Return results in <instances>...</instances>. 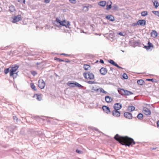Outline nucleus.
<instances>
[{
  "label": "nucleus",
  "mask_w": 159,
  "mask_h": 159,
  "mask_svg": "<svg viewBox=\"0 0 159 159\" xmlns=\"http://www.w3.org/2000/svg\"><path fill=\"white\" fill-rule=\"evenodd\" d=\"M105 100L106 101L107 103H110L113 100V99L108 96H106L105 97Z\"/></svg>",
  "instance_id": "a211bd4d"
},
{
  "label": "nucleus",
  "mask_w": 159,
  "mask_h": 159,
  "mask_svg": "<svg viewBox=\"0 0 159 159\" xmlns=\"http://www.w3.org/2000/svg\"><path fill=\"white\" fill-rule=\"evenodd\" d=\"M116 66L120 69H123V68L122 67L119 66L117 64L116 65Z\"/></svg>",
  "instance_id": "3c124183"
},
{
  "label": "nucleus",
  "mask_w": 159,
  "mask_h": 159,
  "mask_svg": "<svg viewBox=\"0 0 159 159\" xmlns=\"http://www.w3.org/2000/svg\"><path fill=\"white\" fill-rule=\"evenodd\" d=\"M45 83L42 79H40L38 81V86L41 89H43L45 86Z\"/></svg>",
  "instance_id": "0eeeda50"
},
{
  "label": "nucleus",
  "mask_w": 159,
  "mask_h": 159,
  "mask_svg": "<svg viewBox=\"0 0 159 159\" xmlns=\"http://www.w3.org/2000/svg\"><path fill=\"white\" fill-rule=\"evenodd\" d=\"M114 138L116 140L119 142L123 145L129 147L130 145H132L135 144V142L132 138L127 136L123 137L117 134L115 136Z\"/></svg>",
  "instance_id": "f257e3e1"
},
{
  "label": "nucleus",
  "mask_w": 159,
  "mask_h": 159,
  "mask_svg": "<svg viewBox=\"0 0 159 159\" xmlns=\"http://www.w3.org/2000/svg\"><path fill=\"white\" fill-rule=\"evenodd\" d=\"M118 91L120 94L122 95L129 96L133 94L132 92L123 89H119Z\"/></svg>",
  "instance_id": "7ed1b4c3"
},
{
  "label": "nucleus",
  "mask_w": 159,
  "mask_h": 159,
  "mask_svg": "<svg viewBox=\"0 0 159 159\" xmlns=\"http://www.w3.org/2000/svg\"><path fill=\"white\" fill-rule=\"evenodd\" d=\"M124 115L125 118L129 119H132L133 117L132 114L129 112H125Z\"/></svg>",
  "instance_id": "9b49d317"
},
{
  "label": "nucleus",
  "mask_w": 159,
  "mask_h": 159,
  "mask_svg": "<svg viewBox=\"0 0 159 159\" xmlns=\"http://www.w3.org/2000/svg\"><path fill=\"white\" fill-rule=\"evenodd\" d=\"M106 18L111 21H113L115 20V18L113 16L111 15H108L107 16H106Z\"/></svg>",
  "instance_id": "f3484780"
},
{
  "label": "nucleus",
  "mask_w": 159,
  "mask_h": 159,
  "mask_svg": "<svg viewBox=\"0 0 159 159\" xmlns=\"http://www.w3.org/2000/svg\"><path fill=\"white\" fill-rule=\"evenodd\" d=\"M76 152L79 154H82L83 153V152L82 151L79 150L78 149H77L76 150Z\"/></svg>",
  "instance_id": "37998d69"
},
{
  "label": "nucleus",
  "mask_w": 159,
  "mask_h": 159,
  "mask_svg": "<svg viewBox=\"0 0 159 159\" xmlns=\"http://www.w3.org/2000/svg\"><path fill=\"white\" fill-rule=\"evenodd\" d=\"M102 108L104 112L107 114H108L110 112V108L106 106H103Z\"/></svg>",
  "instance_id": "2eb2a0df"
},
{
  "label": "nucleus",
  "mask_w": 159,
  "mask_h": 159,
  "mask_svg": "<svg viewBox=\"0 0 159 159\" xmlns=\"http://www.w3.org/2000/svg\"><path fill=\"white\" fill-rule=\"evenodd\" d=\"M18 2H20L21 3H22V0H17Z\"/></svg>",
  "instance_id": "bf43d9fd"
},
{
  "label": "nucleus",
  "mask_w": 159,
  "mask_h": 159,
  "mask_svg": "<svg viewBox=\"0 0 159 159\" xmlns=\"http://www.w3.org/2000/svg\"><path fill=\"white\" fill-rule=\"evenodd\" d=\"M87 7H88V8H89H89H92V7H92V5H90V4H89V5H88V6Z\"/></svg>",
  "instance_id": "4d7b16f0"
},
{
  "label": "nucleus",
  "mask_w": 159,
  "mask_h": 159,
  "mask_svg": "<svg viewBox=\"0 0 159 159\" xmlns=\"http://www.w3.org/2000/svg\"><path fill=\"white\" fill-rule=\"evenodd\" d=\"M36 96H37L36 99L39 101H41L42 98L41 96L37 94H36Z\"/></svg>",
  "instance_id": "ea45409f"
},
{
  "label": "nucleus",
  "mask_w": 159,
  "mask_h": 159,
  "mask_svg": "<svg viewBox=\"0 0 159 159\" xmlns=\"http://www.w3.org/2000/svg\"><path fill=\"white\" fill-rule=\"evenodd\" d=\"M99 62L100 63L102 64H103L104 63V61L102 59H100Z\"/></svg>",
  "instance_id": "864d4df0"
},
{
  "label": "nucleus",
  "mask_w": 159,
  "mask_h": 159,
  "mask_svg": "<svg viewBox=\"0 0 159 159\" xmlns=\"http://www.w3.org/2000/svg\"><path fill=\"white\" fill-rule=\"evenodd\" d=\"M152 2L156 8H157L159 6V3L157 0H152Z\"/></svg>",
  "instance_id": "aec40b11"
},
{
  "label": "nucleus",
  "mask_w": 159,
  "mask_h": 159,
  "mask_svg": "<svg viewBox=\"0 0 159 159\" xmlns=\"http://www.w3.org/2000/svg\"><path fill=\"white\" fill-rule=\"evenodd\" d=\"M30 86L32 89H33L34 91H36L37 89L36 88L35 86L33 83H31L30 84Z\"/></svg>",
  "instance_id": "c85d7f7f"
},
{
  "label": "nucleus",
  "mask_w": 159,
  "mask_h": 159,
  "mask_svg": "<svg viewBox=\"0 0 159 159\" xmlns=\"http://www.w3.org/2000/svg\"><path fill=\"white\" fill-rule=\"evenodd\" d=\"M83 9L85 11H87L89 10L88 7L87 6H84L83 7Z\"/></svg>",
  "instance_id": "a19ab883"
},
{
  "label": "nucleus",
  "mask_w": 159,
  "mask_h": 159,
  "mask_svg": "<svg viewBox=\"0 0 159 159\" xmlns=\"http://www.w3.org/2000/svg\"><path fill=\"white\" fill-rule=\"evenodd\" d=\"M121 51H122V52H124V51H123V50H121Z\"/></svg>",
  "instance_id": "338daca9"
},
{
  "label": "nucleus",
  "mask_w": 159,
  "mask_h": 159,
  "mask_svg": "<svg viewBox=\"0 0 159 159\" xmlns=\"http://www.w3.org/2000/svg\"><path fill=\"white\" fill-rule=\"evenodd\" d=\"M11 67L5 69L4 70V72L5 74H7L9 72H10V68Z\"/></svg>",
  "instance_id": "473e14b6"
},
{
  "label": "nucleus",
  "mask_w": 159,
  "mask_h": 159,
  "mask_svg": "<svg viewBox=\"0 0 159 159\" xmlns=\"http://www.w3.org/2000/svg\"><path fill=\"white\" fill-rule=\"evenodd\" d=\"M118 34H119L121 36H124L125 35V34H123V33L122 32H120Z\"/></svg>",
  "instance_id": "603ef678"
},
{
  "label": "nucleus",
  "mask_w": 159,
  "mask_h": 159,
  "mask_svg": "<svg viewBox=\"0 0 159 159\" xmlns=\"http://www.w3.org/2000/svg\"><path fill=\"white\" fill-rule=\"evenodd\" d=\"M61 55H67V56H68V55H69L66 54H65V53H61Z\"/></svg>",
  "instance_id": "680f3d73"
},
{
  "label": "nucleus",
  "mask_w": 159,
  "mask_h": 159,
  "mask_svg": "<svg viewBox=\"0 0 159 159\" xmlns=\"http://www.w3.org/2000/svg\"><path fill=\"white\" fill-rule=\"evenodd\" d=\"M18 72L15 73L14 72V78H16Z\"/></svg>",
  "instance_id": "8fccbe9b"
},
{
  "label": "nucleus",
  "mask_w": 159,
  "mask_h": 159,
  "mask_svg": "<svg viewBox=\"0 0 159 159\" xmlns=\"http://www.w3.org/2000/svg\"><path fill=\"white\" fill-rule=\"evenodd\" d=\"M9 11L11 12H13L15 11V7L14 6L11 5L9 7Z\"/></svg>",
  "instance_id": "393cba45"
},
{
  "label": "nucleus",
  "mask_w": 159,
  "mask_h": 159,
  "mask_svg": "<svg viewBox=\"0 0 159 159\" xmlns=\"http://www.w3.org/2000/svg\"><path fill=\"white\" fill-rule=\"evenodd\" d=\"M112 114L113 116L115 117H119L120 116V112L118 110H113Z\"/></svg>",
  "instance_id": "f8f14e48"
},
{
  "label": "nucleus",
  "mask_w": 159,
  "mask_h": 159,
  "mask_svg": "<svg viewBox=\"0 0 159 159\" xmlns=\"http://www.w3.org/2000/svg\"><path fill=\"white\" fill-rule=\"evenodd\" d=\"M143 117V115L142 113H139L137 116V117L139 120H141Z\"/></svg>",
  "instance_id": "bb28decb"
},
{
  "label": "nucleus",
  "mask_w": 159,
  "mask_h": 159,
  "mask_svg": "<svg viewBox=\"0 0 159 159\" xmlns=\"http://www.w3.org/2000/svg\"><path fill=\"white\" fill-rule=\"evenodd\" d=\"M50 0H44V2L45 3H48L50 2Z\"/></svg>",
  "instance_id": "de8ad7c7"
},
{
  "label": "nucleus",
  "mask_w": 159,
  "mask_h": 159,
  "mask_svg": "<svg viewBox=\"0 0 159 159\" xmlns=\"http://www.w3.org/2000/svg\"><path fill=\"white\" fill-rule=\"evenodd\" d=\"M31 74L34 76L37 74V73L35 71H33L32 72Z\"/></svg>",
  "instance_id": "49530a36"
},
{
  "label": "nucleus",
  "mask_w": 159,
  "mask_h": 159,
  "mask_svg": "<svg viewBox=\"0 0 159 159\" xmlns=\"http://www.w3.org/2000/svg\"><path fill=\"white\" fill-rule=\"evenodd\" d=\"M148 12L147 11H143L141 13V15L142 16H145L148 15Z\"/></svg>",
  "instance_id": "2f4dec72"
},
{
  "label": "nucleus",
  "mask_w": 159,
  "mask_h": 159,
  "mask_svg": "<svg viewBox=\"0 0 159 159\" xmlns=\"http://www.w3.org/2000/svg\"><path fill=\"white\" fill-rule=\"evenodd\" d=\"M10 67V75L11 77L12 76L14 79V72L18 69L19 66L16 65H13Z\"/></svg>",
  "instance_id": "20e7f679"
},
{
  "label": "nucleus",
  "mask_w": 159,
  "mask_h": 159,
  "mask_svg": "<svg viewBox=\"0 0 159 159\" xmlns=\"http://www.w3.org/2000/svg\"><path fill=\"white\" fill-rule=\"evenodd\" d=\"M122 107V105L120 103H116L113 106L114 110H119Z\"/></svg>",
  "instance_id": "1a4fd4ad"
},
{
  "label": "nucleus",
  "mask_w": 159,
  "mask_h": 159,
  "mask_svg": "<svg viewBox=\"0 0 159 159\" xmlns=\"http://www.w3.org/2000/svg\"><path fill=\"white\" fill-rule=\"evenodd\" d=\"M137 83L138 84L142 85L144 83V82L143 80L141 79L138 80L137 81Z\"/></svg>",
  "instance_id": "5701e85b"
},
{
  "label": "nucleus",
  "mask_w": 159,
  "mask_h": 159,
  "mask_svg": "<svg viewBox=\"0 0 159 159\" xmlns=\"http://www.w3.org/2000/svg\"><path fill=\"white\" fill-rule=\"evenodd\" d=\"M100 72L101 75H105L107 72V70L104 67H102L100 70Z\"/></svg>",
  "instance_id": "dca6fc26"
},
{
  "label": "nucleus",
  "mask_w": 159,
  "mask_h": 159,
  "mask_svg": "<svg viewBox=\"0 0 159 159\" xmlns=\"http://www.w3.org/2000/svg\"><path fill=\"white\" fill-rule=\"evenodd\" d=\"M110 70L111 71V72H113V68H112V67H110Z\"/></svg>",
  "instance_id": "13d9d810"
},
{
  "label": "nucleus",
  "mask_w": 159,
  "mask_h": 159,
  "mask_svg": "<svg viewBox=\"0 0 159 159\" xmlns=\"http://www.w3.org/2000/svg\"><path fill=\"white\" fill-rule=\"evenodd\" d=\"M16 127L14 126H11L9 127V129L11 131H13L15 129Z\"/></svg>",
  "instance_id": "7c9ffc66"
},
{
  "label": "nucleus",
  "mask_w": 159,
  "mask_h": 159,
  "mask_svg": "<svg viewBox=\"0 0 159 159\" xmlns=\"http://www.w3.org/2000/svg\"><path fill=\"white\" fill-rule=\"evenodd\" d=\"M143 110L144 112V113L146 115H150L151 114V111L147 107H144Z\"/></svg>",
  "instance_id": "4468645a"
},
{
  "label": "nucleus",
  "mask_w": 159,
  "mask_h": 159,
  "mask_svg": "<svg viewBox=\"0 0 159 159\" xmlns=\"http://www.w3.org/2000/svg\"><path fill=\"white\" fill-rule=\"evenodd\" d=\"M92 89L95 91L97 92L99 90V89L98 88V86H97L95 85L92 87Z\"/></svg>",
  "instance_id": "b1692460"
},
{
  "label": "nucleus",
  "mask_w": 159,
  "mask_h": 159,
  "mask_svg": "<svg viewBox=\"0 0 159 159\" xmlns=\"http://www.w3.org/2000/svg\"><path fill=\"white\" fill-rule=\"evenodd\" d=\"M137 23L138 22H137L136 23H134L132 24V26H134L137 25H138V24H137Z\"/></svg>",
  "instance_id": "09e8293b"
},
{
  "label": "nucleus",
  "mask_w": 159,
  "mask_h": 159,
  "mask_svg": "<svg viewBox=\"0 0 159 159\" xmlns=\"http://www.w3.org/2000/svg\"><path fill=\"white\" fill-rule=\"evenodd\" d=\"M146 80L148 81H151L153 82L156 83L157 82V80L156 79H146Z\"/></svg>",
  "instance_id": "72a5a7b5"
},
{
  "label": "nucleus",
  "mask_w": 159,
  "mask_h": 159,
  "mask_svg": "<svg viewBox=\"0 0 159 159\" xmlns=\"http://www.w3.org/2000/svg\"><path fill=\"white\" fill-rule=\"evenodd\" d=\"M67 89L66 91H65V93H66V92H67Z\"/></svg>",
  "instance_id": "69168bd1"
},
{
  "label": "nucleus",
  "mask_w": 159,
  "mask_h": 159,
  "mask_svg": "<svg viewBox=\"0 0 159 159\" xmlns=\"http://www.w3.org/2000/svg\"><path fill=\"white\" fill-rule=\"evenodd\" d=\"M108 62L114 66H116L117 64L113 60L111 59H109L108 60Z\"/></svg>",
  "instance_id": "4be33fe9"
},
{
  "label": "nucleus",
  "mask_w": 159,
  "mask_h": 159,
  "mask_svg": "<svg viewBox=\"0 0 159 159\" xmlns=\"http://www.w3.org/2000/svg\"><path fill=\"white\" fill-rule=\"evenodd\" d=\"M84 68L85 70H87L89 69V68L90 67V66L87 64H84Z\"/></svg>",
  "instance_id": "cd10ccee"
},
{
  "label": "nucleus",
  "mask_w": 159,
  "mask_h": 159,
  "mask_svg": "<svg viewBox=\"0 0 159 159\" xmlns=\"http://www.w3.org/2000/svg\"><path fill=\"white\" fill-rule=\"evenodd\" d=\"M157 127H159V120L157 122Z\"/></svg>",
  "instance_id": "6e6d98bb"
},
{
  "label": "nucleus",
  "mask_w": 159,
  "mask_h": 159,
  "mask_svg": "<svg viewBox=\"0 0 159 159\" xmlns=\"http://www.w3.org/2000/svg\"><path fill=\"white\" fill-rule=\"evenodd\" d=\"M83 76L86 79L93 80L94 79V74L89 71L84 72L83 73Z\"/></svg>",
  "instance_id": "39448f33"
},
{
  "label": "nucleus",
  "mask_w": 159,
  "mask_h": 159,
  "mask_svg": "<svg viewBox=\"0 0 159 159\" xmlns=\"http://www.w3.org/2000/svg\"><path fill=\"white\" fill-rule=\"evenodd\" d=\"M76 0H70V3L73 4H75L76 3Z\"/></svg>",
  "instance_id": "a18cd8bd"
},
{
  "label": "nucleus",
  "mask_w": 159,
  "mask_h": 159,
  "mask_svg": "<svg viewBox=\"0 0 159 159\" xmlns=\"http://www.w3.org/2000/svg\"><path fill=\"white\" fill-rule=\"evenodd\" d=\"M66 23V21L65 20L61 21L57 18H56L55 21L54 22L55 24H56V25H57V24H59V26L61 27L64 26L66 28H67V27L69 28V24H70V22H68L67 25L64 23Z\"/></svg>",
  "instance_id": "f03ea898"
},
{
  "label": "nucleus",
  "mask_w": 159,
  "mask_h": 159,
  "mask_svg": "<svg viewBox=\"0 0 159 159\" xmlns=\"http://www.w3.org/2000/svg\"><path fill=\"white\" fill-rule=\"evenodd\" d=\"M25 0H22V3H23L24 4L25 3Z\"/></svg>",
  "instance_id": "052dcab7"
},
{
  "label": "nucleus",
  "mask_w": 159,
  "mask_h": 159,
  "mask_svg": "<svg viewBox=\"0 0 159 159\" xmlns=\"http://www.w3.org/2000/svg\"><path fill=\"white\" fill-rule=\"evenodd\" d=\"M152 12L155 15L159 17V11H153Z\"/></svg>",
  "instance_id": "e433bc0d"
},
{
  "label": "nucleus",
  "mask_w": 159,
  "mask_h": 159,
  "mask_svg": "<svg viewBox=\"0 0 159 159\" xmlns=\"http://www.w3.org/2000/svg\"><path fill=\"white\" fill-rule=\"evenodd\" d=\"M87 83L89 84H93L96 83V82L95 81H88Z\"/></svg>",
  "instance_id": "79ce46f5"
},
{
  "label": "nucleus",
  "mask_w": 159,
  "mask_h": 159,
  "mask_svg": "<svg viewBox=\"0 0 159 159\" xmlns=\"http://www.w3.org/2000/svg\"><path fill=\"white\" fill-rule=\"evenodd\" d=\"M13 118L14 122H17L18 120V118H17V117L16 116H14L13 117Z\"/></svg>",
  "instance_id": "c03bdc74"
},
{
  "label": "nucleus",
  "mask_w": 159,
  "mask_h": 159,
  "mask_svg": "<svg viewBox=\"0 0 159 159\" xmlns=\"http://www.w3.org/2000/svg\"><path fill=\"white\" fill-rule=\"evenodd\" d=\"M39 64L38 63H37V64L38 65Z\"/></svg>",
  "instance_id": "774afa93"
},
{
  "label": "nucleus",
  "mask_w": 159,
  "mask_h": 159,
  "mask_svg": "<svg viewBox=\"0 0 159 159\" xmlns=\"http://www.w3.org/2000/svg\"><path fill=\"white\" fill-rule=\"evenodd\" d=\"M157 31L155 30H152L151 33V36L153 38H156L157 36Z\"/></svg>",
  "instance_id": "6ab92c4d"
},
{
  "label": "nucleus",
  "mask_w": 159,
  "mask_h": 159,
  "mask_svg": "<svg viewBox=\"0 0 159 159\" xmlns=\"http://www.w3.org/2000/svg\"><path fill=\"white\" fill-rule=\"evenodd\" d=\"M138 25L141 26H144L146 25V21L145 20H139L138 21Z\"/></svg>",
  "instance_id": "ddd939ff"
},
{
  "label": "nucleus",
  "mask_w": 159,
  "mask_h": 159,
  "mask_svg": "<svg viewBox=\"0 0 159 159\" xmlns=\"http://www.w3.org/2000/svg\"><path fill=\"white\" fill-rule=\"evenodd\" d=\"M55 60H56L57 61H58L59 62H61V61H63L64 62L65 61V60L61 59L60 58H57V57H55Z\"/></svg>",
  "instance_id": "58836bf2"
},
{
  "label": "nucleus",
  "mask_w": 159,
  "mask_h": 159,
  "mask_svg": "<svg viewBox=\"0 0 159 159\" xmlns=\"http://www.w3.org/2000/svg\"><path fill=\"white\" fill-rule=\"evenodd\" d=\"M143 45L144 46V48L147 50L151 48H153L152 44L149 41H148L147 45H144L143 44Z\"/></svg>",
  "instance_id": "9d476101"
},
{
  "label": "nucleus",
  "mask_w": 159,
  "mask_h": 159,
  "mask_svg": "<svg viewBox=\"0 0 159 159\" xmlns=\"http://www.w3.org/2000/svg\"><path fill=\"white\" fill-rule=\"evenodd\" d=\"M157 148V147H155V148H150V149L152 150H155Z\"/></svg>",
  "instance_id": "5fc2aeb1"
},
{
  "label": "nucleus",
  "mask_w": 159,
  "mask_h": 159,
  "mask_svg": "<svg viewBox=\"0 0 159 159\" xmlns=\"http://www.w3.org/2000/svg\"><path fill=\"white\" fill-rule=\"evenodd\" d=\"M77 87L80 89H82L84 86L78 82L75 81H70V87Z\"/></svg>",
  "instance_id": "423d86ee"
},
{
  "label": "nucleus",
  "mask_w": 159,
  "mask_h": 159,
  "mask_svg": "<svg viewBox=\"0 0 159 159\" xmlns=\"http://www.w3.org/2000/svg\"><path fill=\"white\" fill-rule=\"evenodd\" d=\"M106 4V2L105 1L99 2L98 3V5L104 7Z\"/></svg>",
  "instance_id": "412c9836"
},
{
  "label": "nucleus",
  "mask_w": 159,
  "mask_h": 159,
  "mask_svg": "<svg viewBox=\"0 0 159 159\" xmlns=\"http://www.w3.org/2000/svg\"><path fill=\"white\" fill-rule=\"evenodd\" d=\"M64 61H65L67 62H70L68 60H65Z\"/></svg>",
  "instance_id": "e2e57ef3"
},
{
  "label": "nucleus",
  "mask_w": 159,
  "mask_h": 159,
  "mask_svg": "<svg viewBox=\"0 0 159 159\" xmlns=\"http://www.w3.org/2000/svg\"><path fill=\"white\" fill-rule=\"evenodd\" d=\"M13 18L12 22L13 23H15L20 20L21 16L20 15H18L16 16L13 17Z\"/></svg>",
  "instance_id": "6e6552de"
},
{
  "label": "nucleus",
  "mask_w": 159,
  "mask_h": 159,
  "mask_svg": "<svg viewBox=\"0 0 159 159\" xmlns=\"http://www.w3.org/2000/svg\"><path fill=\"white\" fill-rule=\"evenodd\" d=\"M135 108L133 106H130L128 107V111H132L135 110Z\"/></svg>",
  "instance_id": "a878e982"
},
{
  "label": "nucleus",
  "mask_w": 159,
  "mask_h": 159,
  "mask_svg": "<svg viewBox=\"0 0 159 159\" xmlns=\"http://www.w3.org/2000/svg\"><path fill=\"white\" fill-rule=\"evenodd\" d=\"M67 84L68 85L70 86V81H69L68 82V83H67Z\"/></svg>",
  "instance_id": "0e129e2a"
},
{
  "label": "nucleus",
  "mask_w": 159,
  "mask_h": 159,
  "mask_svg": "<svg viewBox=\"0 0 159 159\" xmlns=\"http://www.w3.org/2000/svg\"><path fill=\"white\" fill-rule=\"evenodd\" d=\"M123 78L125 79H127L128 78V76L126 74L124 73L122 76Z\"/></svg>",
  "instance_id": "4c0bfd02"
},
{
  "label": "nucleus",
  "mask_w": 159,
  "mask_h": 159,
  "mask_svg": "<svg viewBox=\"0 0 159 159\" xmlns=\"http://www.w3.org/2000/svg\"><path fill=\"white\" fill-rule=\"evenodd\" d=\"M111 4L109 5H107L106 6V9L107 10H109L111 8V4H112V2L110 1Z\"/></svg>",
  "instance_id": "c756f323"
},
{
  "label": "nucleus",
  "mask_w": 159,
  "mask_h": 159,
  "mask_svg": "<svg viewBox=\"0 0 159 159\" xmlns=\"http://www.w3.org/2000/svg\"><path fill=\"white\" fill-rule=\"evenodd\" d=\"M118 9V7L116 4L114 5L112 7V10H117Z\"/></svg>",
  "instance_id": "f704fd0d"
},
{
  "label": "nucleus",
  "mask_w": 159,
  "mask_h": 159,
  "mask_svg": "<svg viewBox=\"0 0 159 159\" xmlns=\"http://www.w3.org/2000/svg\"><path fill=\"white\" fill-rule=\"evenodd\" d=\"M99 91L100 92L102 93L105 94H106V93H107L106 91H105L102 88H99Z\"/></svg>",
  "instance_id": "c9c22d12"
}]
</instances>
